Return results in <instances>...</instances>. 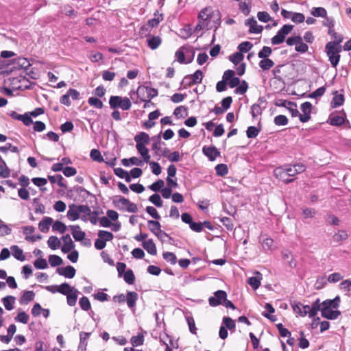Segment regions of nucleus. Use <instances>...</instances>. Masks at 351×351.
I'll list each match as a JSON object with an SVG mask.
<instances>
[{
  "label": "nucleus",
  "mask_w": 351,
  "mask_h": 351,
  "mask_svg": "<svg viewBox=\"0 0 351 351\" xmlns=\"http://www.w3.org/2000/svg\"><path fill=\"white\" fill-rule=\"evenodd\" d=\"M342 42V38L339 36L338 40L333 42H328L325 47L326 52L329 58V61L332 66L336 67L339 64L340 60V55L339 53L341 51V46L336 47Z\"/></svg>",
  "instance_id": "f257e3e1"
},
{
  "label": "nucleus",
  "mask_w": 351,
  "mask_h": 351,
  "mask_svg": "<svg viewBox=\"0 0 351 351\" xmlns=\"http://www.w3.org/2000/svg\"><path fill=\"white\" fill-rule=\"evenodd\" d=\"M109 105L112 109L120 108L123 110H128L130 109L132 103L126 97L111 96L109 99Z\"/></svg>",
  "instance_id": "f03ea898"
},
{
  "label": "nucleus",
  "mask_w": 351,
  "mask_h": 351,
  "mask_svg": "<svg viewBox=\"0 0 351 351\" xmlns=\"http://www.w3.org/2000/svg\"><path fill=\"white\" fill-rule=\"evenodd\" d=\"M216 18L220 21L221 14L219 10L213 11L210 7H206L202 9L198 14L199 21L204 23H208L212 19Z\"/></svg>",
  "instance_id": "7ed1b4c3"
},
{
  "label": "nucleus",
  "mask_w": 351,
  "mask_h": 351,
  "mask_svg": "<svg viewBox=\"0 0 351 351\" xmlns=\"http://www.w3.org/2000/svg\"><path fill=\"white\" fill-rule=\"evenodd\" d=\"M293 29V25L290 24L284 25L277 32L276 35L271 38L273 45H280L282 43L286 38Z\"/></svg>",
  "instance_id": "20e7f679"
},
{
  "label": "nucleus",
  "mask_w": 351,
  "mask_h": 351,
  "mask_svg": "<svg viewBox=\"0 0 351 351\" xmlns=\"http://www.w3.org/2000/svg\"><path fill=\"white\" fill-rule=\"evenodd\" d=\"M234 75L235 72L233 70L228 69L223 73L222 76V78L226 80L228 85L232 88H237L241 83L240 79Z\"/></svg>",
  "instance_id": "39448f33"
},
{
  "label": "nucleus",
  "mask_w": 351,
  "mask_h": 351,
  "mask_svg": "<svg viewBox=\"0 0 351 351\" xmlns=\"http://www.w3.org/2000/svg\"><path fill=\"white\" fill-rule=\"evenodd\" d=\"M274 173L277 178H284L286 176L293 177L298 175L293 166H286L285 168H276Z\"/></svg>",
  "instance_id": "423d86ee"
},
{
  "label": "nucleus",
  "mask_w": 351,
  "mask_h": 351,
  "mask_svg": "<svg viewBox=\"0 0 351 351\" xmlns=\"http://www.w3.org/2000/svg\"><path fill=\"white\" fill-rule=\"evenodd\" d=\"M226 298H227V293L225 291H216L214 293V296H211L209 298V304L211 306H217L223 304L224 300H226Z\"/></svg>",
  "instance_id": "0eeeda50"
},
{
  "label": "nucleus",
  "mask_w": 351,
  "mask_h": 351,
  "mask_svg": "<svg viewBox=\"0 0 351 351\" xmlns=\"http://www.w3.org/2000/svg\"><path fill=\"white\" fill-rule=\"evenodd\" d=\"M341 314V313L339 310L329 308L328 307H327V306H322L321 315L324 318H326L327 319H336Z\"/></svg>",
  "instance_id": "6e6552de"
},
{
  "label": "nucleus",
  "mask_w": 351,
  "mask_h": 351,
  "mask_svg": "<svg viewBox=\"0 0 351 351\" xmlns=\"http://www.w3.org/2000/svg\"><path fill=\"white\" fill-rule=\"evenodd\" d=\"M312 107L313 106L309 101H306L302 104L300 108L302 112L304 113L303 114H300V121L302 123H306L310 120Z\"/></svg>",
  "instance_id": "1a4fd4ad"
},
{
  "label": "nucleus",
  "mask_w": 351,
  "mask_h": 351,
  "mask_svg": "<svg viewBox=\"0 0 351 351\" xmlns=\"http://www.w3.org/2000/svg\"><path fill=\"white\" fill-rule=\"evenodd\" d=\"M202 153L210 161H214L217 157L220 156V152L215 146H204Z\"/></svg>",
  "instance_id": "9d476101"
},
{
  "label": "nucleus",
  "mask_w": 351,
  "mask_h": 351,
  "mask_svg": "<svg viewBox=\"0 0 351 351\" xmlns=\"http://www.w3.org/2000/svg\"><path fill=\"white\" fill-rule=\"evenodd\" d=\"M12 64H14V69H24L27 71L28 68L31 66V64L28 61V60L25 58L19 57L12 60Z\"/></svg>",
  "instance_id": "9b49d317"
},
{
  "label": "nucleus",
  "mask_w": 351,
  "mask_h": 351,
  "mask_svg": "<svg viewBox=\"0 0 351 351\" xmlns=\"http://www.w3.org/2000/svg\"><path fill=\"white\" fill-rule=\"evenodd\" d=\"M12 119L22 121L25 125L28 126L33 123L32 119L28 113L19 114L15 111H11L8 114Z\"/></svg>",
  "instance_id": "f8f14e48"
},
{
  "label": "nucleus",
  "mask_w": 351,
  "mask_h": 351,
  "mask_svg": "<svg viewBox=\"0 0 351 351\" xmlns=\"http://www.w3.org/2000/svg\"><path fill=\"white\" fill-rule=\"evenodd\" d=\"M62 240L64 242L63 245L61 247V250L63 253L66 254L73 250L75 247V244L73 242L70 235L66 234L62 237Z\"/></svg>",
  "instance_id": "ddd939ff"
},
{
  "label": "nucleus",
  "mask_w": 351,
  "mask_h": 351,
  "mask_svg": "<svg viewBox=\"0 0 351 351\" xmlns=\"http://www.w3.org/2000/svg\"><path fill=\"white\" fill-rule=\"evenodd\" d=\"M56 272L60 276H63L68 278H73L75 275L76 270L73 266L68 265L65 267H58L56 269Z\"/></svg>",
  "instance_id": "4468645a"
},
{
  "label": "nucleus",
  "mask_w": 351,
  "mask_h": 351,
  "mask_svg": "<svg viewBox=\"0 0 351 351\" xmlns=\"http://www.w3.org/2000/svg\"><path fill=\"white\" fill-rule=\"evenodd\" d=\"M138 298V295L134 291H128L126 293V302L127 305L132 311H134L136 301Z\"/></svg>",
  "instance_id": "2eb2a0df"
},
{
  "label": "nucleus",
  "mask_w": 351,
  "mask_h": 351,
  "mask_svg": "<svg viewBox=\"0 0 351 351\" xmlns=\"http://www.w3.org/2000/svg\"><path fill=\"white\" fill-rule=\"evenodd\" d=\"M78 205L71 204L69 206V210L67 211V217L71 221L77 220L80 217V211L77 210Z\"/></svg>",
  "instance_id": "dca6fc26"
},
{
  "label": "nucleus",
  "mask_w": 351,
  "mask_h": 351,
  "mask_svg": "<svg viewBox=\"0 0 351 351\" xmlns=\"http://www.w3.org/2000/svg\"><path fill=\"white\" fill-rule=\"evenodd\" d=\"M332 95L334 97L330 102V106L332 108H336L342 106L345 100L344 95L343 94H338L337 90L333 91Z\"/></svg>",
  "instance_id": "f3484780"
},
{
  "label": "nucleus",
  "mask_w": 351,
  "mask_h": 351,
  "mask_svg": "<svg viewBox=\"0 0 351 351\" xmlns=\"http://www.w3.org/2000/svg\"><path fill=\"white\" fill-rule=\"evenodd\" d=\"M341 302V298L339 295H337L334 299L332 300H326L322 302V306H326L328 307L329 308H332L337 310V308L339 307Z\"/></svg>",
  "instance_id": "a211bd4d"
},
{
  "label": "nucleus",
  "mask_w": 351,
  "mask_h": 351,
  "mask_svg": "<svg viewBox=\"0 0 351 351\" xmlns=\"http://www.w3.org/2000/svg\"><path fill=\"white\" fill-rule=\"evenodd\" d=\"M282 258L285 262H287L290 268H295L297 265L296 262L293 261V256L287 250L282 251Z\"/></svg>",
  "instance_id": "6ab92c4d"
},
{
  "label": "nucleus",
  "mask_w": 351,
  "mask_h": 351,
  "mask_svg": "<svg viewBox=\"0 0 351 351\" xmlns=\"http://www.w3.org/2000/svg\"><path fill=\"white\" fill-rule=\"evenodd\" d=\"M143 248L151 255H156L157 254L156 246L153 241L150 239L143 242Z\"/></svg>",
  "instance_id": "aec40b11"
},
{
  "label": "nucleus",
  "mask_w": 351,
  "mask_h": 351,
  "mask_svg": "<svg viewBox=\"0 0 351 351\" xmlns=\"http://www.w3.org/2000/svg\"><path fill=\"white\" fill-rule=\"evenodd\" d=\"M53 219L49 217H45L38 223V228L43 232H47L50 225L53 223Z\"/></svg>",
  "instance_id": "412c9836"
},
{
  "label": "nucleus",
  "mask_w": 351,
  "mask_h": 351,
  "mask_svg": "<svg viewBox=\"0 0 351 351\" xmlns=\"http://www.w3.org/2000/svg\"><path fill=\"white\" fill-rule=\"evenodd\" d=\"M160 18L158 17L157 19L154 18V19H149L147 21V23L141 27V30L148 32L150 30V29H152L154 27H157L158 23H160V21L162 20V15L160 14Z\"/></svg>",
  "instance_id": "4be33fe9"
},
{
  "label": "nucleus",
  "mask_w": 351,
  "mask_h": 351,
  "mask_svg": "<svg viewBox=\"0 0 351 351\" xmlns=\"http://www.w3.org/2000/svg\"><path fill=\"white\" fill-rule=\"evenodd\" d=\"M35 293L33 291H25L20 298L19 302L21 304H27L34 299Z\"/></svg>",
  "instance_id": "5701e85b"
},
{
  "label": "nucleus",
  "mask_w": 351,
  "mask_h": 351,
  "mask_svg": "<svg viewBox=\"0 0 351 351\" xmlns=\"http://www.w3.org/2000/svg\"><path fill=\"white\" fill-rule=\"evenodd\" d=\"M149 136L148 134L141 132L138 134H136L134 136V141L136 143V145L141 144V145H145L148 144L149 142Z\"/></svg>",
  "instance_id": "b1692460"
},
{
  "label": "nucleus",
  "mask_w": 351,
  "mask_h": 351,
  "mask_svg": "<svg viewBox=\"0 0 351 351\" xmlns=\"http://www.w3.org/2000/svg\"><path fill=\"white\" fill-rule=\"evenodd\" d=\"M259 276L250 277L247 280L248 284L254 290H256L261 285V274L258 271L256 273Z\"/></svg>",
  "instance_id": "393cba45"
},
{
  "label": "nucleus",
  "mask_w": 351,
  "mask_h": 351,
  "mask_svg": "<svg viewBox=\"0 0 351 351\" xmlns=\"http://www.w3.org/2000/svg\"><path fill=\"white\" fill-rule=\"evenodd\" d=\"M161 38L158 36L147 39V45L152 50L156 49L161 44Z\"/></svg>",
  "instance_id": "a878e982"
},
{
  "label": "nucleus",
  "mask_w": 351,
  "mask_h": 351,
  "mask_svg": "<svg viewBox=\"0 0 351 351\" xmlns=\"http://www.w3.org/2000/svg\"><path fill=\"white\" fill-rule=\"evenodd\" d=\"M16 298L12 295H7L2 298V302L6 310L11 311L14 308L13 304L15 302Z\"/></svg>",
  "instance_id": "bb28decb"
},
{
  "label": "nucleus",
  "mask_w": 351,
  "mask_h": 351,
  "mask_svg": "<svg viewBox=\"0 0 351 351\" xmlns=\"http://www.w3.org/2000/svg\"><path fill=\"white\" fill-rule=\"evenodd\" d=\"M10 169L8 167L4 160L0 156V176L3 178H6L10 176Z\"/></svg>",
  "instance_id": "cd10ccee"
},
{
  "label": "nucleus",
  "mask_w": 351,
  "mask_h": 351,
  "mask_svg": "<svg viewBox=\"0 0 351 351\" xmlns=\"http://www.w3.org/2000/svg\"><path fill=\"white\" fill-rule=\"evenodd\" d=\"M129 199L121 197V196H115L113 199V204L119 209H123V207H125L127 206V204L128 203Z\"/></svg>",
  "instance_id": "c85d7f7f"
},
{
  "label": "nucleus",
  "mask_w": 351,
  "mask_h": 351,
  "mask_svg": "<svg viewBox=\"0 0 351 351\" xmlns=\"http://www.w3.org/2000/svg\"><path fill=\"white\" fill-rule=\"evenodd\" d=\"M152 140L153 141L152 149L155 152V154L158 155V152L161 149V144L162 143L161 141L160 134L152 136Z\"/></svg>",
  "instance_id": "c756f323"
},
{
  "label": "nucleus",
  "mask_w": 351,
  "mask_h": 351,
  "mask_svg": "<svg viewBox=\"0 0 351 351\" xmlns=\"http://www.w3.org/2000/svg\"><path fill=\"white\" fill-rule=\"evenodd\" d=\"M10 248L12 251V254L16 259L21 261H24L25 260L23 252L20 247L17 245H12Z\"/></svg>",
  "instance_id": "7c9ffc66"
},
{
  "label": "nucleus",
  "mask_w": 351,
  "mask_h": 351,
  "mask_svg": "<svg viewBox=\"0 0 351 351\" xmlns=\"http://www.w3.org/2000/svg\"><path fill=\"white\" fill-rule=\"evenodd\" d=\"M344 122V118L339 115H335L334 117L330 116L328 120V123H329L331 125L334 126H340L343 125Z\"/></svg>",
  "instance_id": "2f4dec72"
},
{
  "label": "nucleus",
  "mask_w": 351,
  "mask_h": 351,
  "mask_svg": "<svg viewBox=\"0 0 351 351\" xmlns=\"http://www.w3.org/2000/svg\"><path fill=\"white\" fill-rule=\"evenodd\" d=\"M311 14L315 17H322L326 18L327 12L324 8L317 7L313 8L311 11Z\"/></svg>",
  "instance_id": "473e14b6"
},
{
  "label": "nucleus",
  "mask_w": 351,
  "mask_h": 351,
  "mask_svg": "<svg viewBox=\"0 0 351 351\" xmlns=\"http://www.w3.org/2000/svg\"><path fill=\"white\" fill-rule=\"evenodd\" d=\"M311 308V313L310 317H315L319 311H321L322 309V303L320 302V300L317 298L315 302H313Z\"/></svg>",
  "instance_id": "72a5a7b5"
},
{
  "label": "nucleus",
  "mask_w": 351,
  "mask_h": 351,
  "mask_svg": "<svg viewBox=\"0 0 351 351\" xmlns=\"http://www.w3.org/2000/svg\"><path fill=\"white\" fill-rule=\"evenodd\" d=\"M48 180L51 184H55L57 182L59 186L66 188V185L63 183L64 178L60 174H58L56 176H48Z\"/></svg>",
  "instance_id": "f704fd0d"
},
{
  "label": "nucleus",
  "mask_w": 351,
  "mask_h": 351,
  "mask_svg": "<svg viewBox=\"0 0 351 351\" xmlns=\"http://www.w3.org/2000/svg\"><path fill=\"white\" fill-rule=\"evenodd\" d=\"M58 292L60 293L62 295H67L68 294L72 293L75 288L71 287L68 283L64 282L62 283L58 287Z\"/></svg>",
  "instance_id": "c9c22d12"
},
{
  "label": "nucleus",
  "mask_w": 351,
  "mask_h": 351,
  "mask_svg": "<svg viewBox=\"0 0 351 351\" xmlns=\"http://www.w3.org/2000/svg\"><path fill=\"white\" fill-rule=\"evenodd\" d=\"M78 293L79 291L77 289H74V291L72 293L66 295L67 304L69 306H73L75 305L77 300Z\"/></svg>",
  "instance_id": "e433bc0d"
},
{
  "label": "nucleus",
  "mask_w": 351,
  "mask_h": 351,
  "mask_svg": "<svg viewBox=\"0 0 351 351\" xmlns=\"http://www.w3.org/2000/svg\"><path fill=\"white\" fill-rule=\"evenodd\" d=\"M47 244L51 250H56L60 246L61 242L57 237L51 236L47 241Z\"/></svg>",
  "instance_id": "4c0bfd02"
},
{
  "label": "nucleus",
  "mask_w": 351,
  "mask_h": 351,
  "mask_svg": "<svg viewBox=\"0 0 351 351\" xmlns=\"http://www.w3.org/2000/svg\"><path fill=\"white\" fill-rule=\"evenodd\" d=\"M187 107L184 106H180L176 108V109L173 111V114L177 118H184L185 117L187 116Z\"/></svg>",
  "instance_id": "58836bf2"
},
{
  "label": "nucleus",
  "mask_w": 351,
  "mask_h": 351,
  "mask_svg": "<svg viewBox=\"0 0 351 351\" xmlns=\"http://www.w3.org/2000/svg\"><path fill=\"white\" fill-rule=\"evenodd\" d=\"M262 59L263 60H261L259 62V66L263 71L269 70V69L274 66V62L272 60L269 59L267 58Z\"/></svg>",
  "instance_id": "ea45409f"
},
{
  "label": "nucleus",
  "mask_w": 351,
  "mask_h": 351,
  "mask_svg": "<svg viewBox=\"0 0 351 351\" xmlns=\"http://www.w3.org/2000/svg\"><path fill=\"white\" fill-rule=\"evenodd\" d=\"M125 282L129 285H133L135 281V276L131 269H128L122 276Z\"/></svg>",
  "instance_id": "a19ab883"
},
{
  "label": "nucleus",
  "mask_w": 351,
  "mask_h": 351,
  "mask_svg": "<svg viewBox=\"0 0 351 351\" xmlns=\"http://www.w3.org/2000/svg\"><path fill=\"white\" fill-rule=\"evenodd\" d=\"M251 3V1H249L243 0L240 1L239 3V10L241 11V12L245 15L247 16L250 12V5Z\"/></svg>",
  "instance_id": "79ce46f5"
},
{
  "label": "nucleus",
  "mask_w": 351,
  "mask_h": 351,
  "mask_svg": "<svg viewBox=\"0 0 351 351\" xmlns=\"http://www.w3.org/2000/svg\"><path fill=\"white\" fill-rule=\"evenodd\" d=\"M77 210L80 211V214L82 213L83 215L88 216L90 215H99L97 211H91L90 207L88 205H78Z\"/></svg>",
  "instance_id": "37998d69"
},
{
  "label": "nucleus",
  "mask_w": 351,
  "mask_h": 351,
  "mask_svg": "<svg viewBox=\"0 0 351 351\" xmlns=\"http://www.w3.org/2000/svg\"><path fill=\"white\" fill-rule=\"evenodd\" d=\"M243 54L241 53L239 51L238 52L234 53L233 54L229 56L230 61H231L235 65L240 63V62H241L243 60Z\"/></svg>",
  "instance_id": "c03bdc74"
},
{
  "label": "nucleus",
  "mask_w": 351,
  "mask_h": 351,
  "mask_svg": "<svg viewBox=\"0 0 351 351\" xmlns=\"http://www.w3.org/2000/svg\"><path fill=\"white\" fill-rule=\"evenodd\" d=\"M274 104L276 106L284 107L286 108H287L289 106L297 108V104L295 102L285 99H278L275 101Z\"/></svg>",
  "instance_id": "a18cd8bd"
},
{
  "label": "nucleus",
  "mask_w": 351,
  "mask_h": 351,
  "mask_svg": "<svg viewBox=\"0 0 351 351\" xmlns=\"http://www.w3.org/2000/svg\"><path fill=\"white\" fill-rule=\"evenodd\" d=\"M52 230L63 234L66 230V226L63 222L57 220L53 223Z\"/></svg>",
  "instance_id": "49530a36"
},
{
  "label": "nucleus",
  "mask_w": 351,
  "mask_h": 351,
  "mask_svg": "<svg viewBox=\"0 0 351 351\" xmlns=\"http://www.w3.org/2000/svg\"><path fill=\"white\" fill-rule=\"evenodd\" d=\"M49 262L51 267H57L63 263V260L58 255H50L49 256Z\"/></svg>",
  "instance_id": "de8ad7c7"
},
{
  "label": "nucleus",
  "mask_w": 351,
  "mask_h": 351,
  "mask_svg": "<svg viewBox=\"0 0 351 351\" xmlns=\"http://www.w3.org/2000/svg\"><path fill=\"white\" fill-rule=\"evenodd\" d=\"M191 77V82L194 84H200L203 78V73L201 70H197L193 75H189Z\"/></svg>",
  "instance_id": "09e8293b"
},
{
  "label": "nucleus",
  "mask_w": 351,
  "mask_h": 351,
  "mask_svg": "<svg viewBox=\"0 0 351 351\" xmlns=\"http://www.w3.org/2000/svg\"><path fill=\"white\" fill-rule=\"evenodd\" d=\"M148 228L153 233L155 234L157 230H160L161 228V225L160 222L155 220H149L147 221Z\"/></svg>",
  "instance_id": "8fccbe9b"
},
{
  "label": "nucleus",
  "mask_w": 351,
  "mask_h": 351,
  "mask_svg": "<svg viewBox=\"0 0 351 351\" xmlns=\"http://www.w3.org/2000/svg\"><path fill=\"white\" fill-rule=\"evenodd\" d=\"M217 175L219 176H224L228 173V166L226 164H219L215 167Z\"/></svg>",
  "instance_id": "3c124183"
},
{
  "label": "nucleus",
  "mask_w": 351,
  "mask_h": 351,
  "mask_svg": "<svg viewBox=\"0 0 351 351\" xmlns=\"http://www.w3.org/2000/svg\"><path fill=\"white\" fill-rule=\"evenodd\" d=\"M252 47V43L249 41H244L239 44L237 48L241 53H243L248 52Z\"/></svg>",
  "instance_id": "603ef678"
},
{
  "label": "nucleus",
  "mask_w": 351,
  "mask_h": 351,
  "mask_svg": "<svg viewBox=\"0 0 351 351\" xmlns=\"http://www.w3.org/2000/svg\"><path fill=\"white\" fill-rule=\"evenodd\" d=\"M165 184V182L162 180L159 179L155 182H154L152 184L149 185L148 188L154 192H158L161 191V189L163 188Z\"/></svg>",
  "instance_id": "864d4df0"
},
{
  "label": "nucleus",
  "mask_w": 351,
  "mask_h": 351,
  "mask_svg": "<svg viewBox=\"0 0 351 351\" xmlns=\"http://www.w3.org/2000/svg\"><path fill=\"white\" fill-rule=\"evenodd\" d=\"M88 103L90 106H94L98 109H101L104 106L103 102L99 98L94 97H89Z\"/></svg>",
  "instance_id": "5fc2aeb1"
},
{
  "label": "nucleus",
  "mask_w": 351,
  "mask_h": 351,
  "mask_svg": "<svg viewBox=\"0 0 351 351\" xmlns=\"http://www.w3.org/2000/svg\"><path fill=\"white\" fill-rule=\"evenodd\" d=\"M260 130H261V128L258 129L255 126H250L247 128V129L246 130V135H247V138H256L258 136Z\"/></svg>",
  "instance_id": "6e6d98bb"
},
{
  "label": "nucleus",
  "mask_w": 351,
  "mask_h": 351,
  "mask_svg": "<svg viewBox=\"0 0 351 351\" xmlns=\"http://www.w3.org/2000/svg\"><path fill=\"white\" fill-rule=\"evenodd\" d=\"M79 304L81 308L85 311H88L91 308L90 302L88 298L86 296H83L79 301Z\"/></svg>",
  "instance_id": "4d7b16f0"
},
{
  "label": "nucleus",
  "mask_w": 351,
  "mask_h": 351,
  "mask_svg": "<svg viewBox=\"0 0 351 351\" xmlns=\"http://www.w3.org/2000/svg\"><path fill=\"white\" fill-rule=\"evenodd\" d=\"M248 88V84L245 80H242L240 84L234 90L236 94L243 95L246 93Z\"/></svg>",
  "instance_id": "13d9d810"
},
{
  "label": "nucleus",
  "mask_w": 351,
  "mask_h": 351,
  "mask_svg": "<svg viewBox=\"0 0 351 351\" xmlns=\"http://www.w3.org/2000/svg\"><path fill=\"white\" fill-rule=\"evenodd\" d=\"M90 156L91 159L94 161H97L99 162H104V160L98 149H93L90 151Z\"/></svg>",
  "instance_id": "bf43d9fd"
},
{
  "label": "nucleus",
  "mask_w": 351,
  "mask_h": 351,
  "mask_svg": "<svg viewBox=\"0 0 351 351\" xmlns=\"http://www.w3.org/2000/svg\"><path fill=\"white\" fill-rule=\"evenodd\" d=\"M130 341L134 347L141 346L144 342V337L142 334H138L137 336H133Z\"/></svg>",
  "instance_id": "052dcab7"
},
{
  "label": "nucleus",
  "mask_w": 351,
  "mask_h": 351,
  "mask_svg": "<svg viewBox=\"0 0 351 351\" xmlns=\"http://www.w3.org/2000/svg\"><path fill=\"white\" fill-rule=\"evenodd\" d=\"M149 200L157 207L162 206L163 202L161 199L160 196L157 194H153L149 197Z\"/></svg>",
  "instance_id": "680f3d73"
},
{
  "label": "nucleus",
  "mask_w": 351,
  "mask_h": 351,
  "mask_svg": "<svg viewBox=\"0 0 351 351\" xmlns=\"http://www.w3.org/2000/svg\"><path fill=\"white\" fill-rule=\"evenodd\" d=\"M288 121H289V120H288L287 117L285 115H282V114L275 117L274 120V123L276 125H279V126L280 125L284 126V125H287Z\"/></svg>",
  "instance_id": "e2e57ef3"
},
{
  "label": "nucleus",
  "mask_w": 351,
  "mask_h": 351,
  "mask_svg": "<svg viewBox=\"0 0 351 351\" xmlns=\"http://www.w3.org/2000/svg\"><path fill=\"white\" fill-rule=\"evenodd\" d=\"M348 235L345 230H339L337 233H335L333 236V240L335 242H339L345 241L348 239Z\"/></svg>",
  "instance_id": "0e129e2a"
},
{
  "label": "nucleus",
  "mask_w": 351,
  "mask_h": 351,
  "mask_svg": "<svg viewBox=\"0 0 351 351\" xmlns=\"http://www.w3.org/2000/svg\"><path fill=\"white\" fill-rule=\"evenodd\" d=\"M34 265L36 269H45L48 267L47 262L46 259L43 258H37L34 263Z\"/></svg>",
  "instance_id": "69168bd1"
},
{
  "label": "nucleus",
  "mask_w": 351,
  "mask_h": 351,
  "mask_svg": "<svg viewBox=\"0 0 351 351\" xmlns=\"http://www.w3.org/2000/svg\"><path fill=\"white\" fill-rule=\"evenodd\" d=\"M162 257L165 261L169 262L172 265H175L177 262L176 256L173 252H164L162 254Z\"/></svg>",
  "instance_id": "338daca9"
},
{
  "label": "nucleus",
  "mask_w": 351,
  "mask_h": 351,
  "mask_svg": "<svg viewBox=\"0 0 351 351\" xmlns=\"http://www.w3.org/2000/svg\"><path fill=\"white\" fill-rule=\"evenodd\" d=\"M272 53L271 47L264 46L262 49L258 53V57L259 58H268Z\"/></svg>",
  "instance_id": "774afa93"
}]
</instances>
